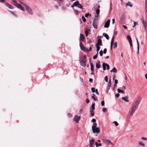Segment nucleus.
I'll return each instance as SVG.
<instances>
[{
  "label": "nucleus",
  "mask_w": 147,
  "mask_h": 147,
  "mask_svg": "<svg viewBox=\"0 0 147 147\" xmlns=\"http://www.w3.org/2000/svg\"><path fill=\"white\" fill-rule=\"evenodd\" d=\"M110 20H108L105 23L104 25V27L105 28H108L110 25Z\"/></svg>",
  "instance_id": "14"
},
{
  "label": "nucleus",
  "mask_w": 147,
  "mask_h": 147,
  "mask_svg": "<svg viewBox=\"0 0 147 147\" xmlns=\"http://www.w3.org/2000/svg\"><path fill=\"white\" fill-rule=\"evenodd\" d=\"M123 100H124L126 102H128L129 101L128 100V97L127 96H126L124 97H122L121 98Z\"/></svg>",
  "instance_id": "18"
},
{
  "label": "nucleus",
  "mask_w": 147,
  "mask_h": 147,
  "mask_svg": "<svg viewBox=\"0 0 147 147\" xmlns=\"http://www.w3.org/2000/svg\"><path fill=\"white\" fill-rule=\"evenodd\" d=\"M76 7L80 9H83V6L80 3L79 1H76L74 2V4L71 5V7L72 8H73L74 7Z\"/></svg>",
  "instance_id": "2"
},
{
  "label": "nucleus",
  "mask_w": 147,
  "mask_h": 147,
  "mask_svg": "<svg viewBox=\"0 0 147 147\" xmlns=\"http://www.w3.org/2000/svg\"><path fill=\"white\" fill-rule=\"evenodd\" d=\"M102 141L105 144H113L112 142L109 139H104L102 140Z\"/></svg>",
  "instance_id": "7"
},
{
  "label": "nucleus",
  "mask_w": 147,
  "mask_h": 147,
  "mask_svg": "<svg viewBox=\"0 0 147 147\" xmlns=\"http://www.w3.org/2000/svg\"><path fill=\"white\" fill-rule=\"evenodd\" d=\"M97 123H93V125L92 126V129H93V128H97Z\"/></svg>",
  "instance_id": "28"
},
{
  "label": "nucleus",
  "mask_w": 147,
  "mask_h": 147,
  "mask_svg": "<svg viewBox=\"0 0 147 147\" xmlns=\"http://www.w3.org/2000/svg\"><path fill=\"white\" fill-rule=\"evenodd\" d=\"M113 123H114L116 126H118L119 124L116 121H115L113 122Z\"/></svg>",
  "instance_id": "44"
},
{
  "label": "nucleus",
  "mask_w": 147,
  "mask_h": 147,
  "mask_svg": "<svg viewBox=\"0 0 147 147\" xmlns=\"http://www.w3.org/2000/svg\"><path fill=\"white\" fill-rule=\"evenodd\" d=\"M134 23V26H133V28H134L135 27L136 25H137L138 24V23L137 22H135L134 21H133Z\"/></svg>",
  "instance_id": "48"
},
{
  "label": "nucleus",
  "mask_w": 147,
  "mask_h": 147,
  "mask_svg": "<svg viewBox=\"0 0 147 147\" xmlns=\"http://www.w3.org/2000/svg\"><path fill=\"white\" fill-rule=\"evenodd\" d=\"M126 6H129L130 7H132L133 6L132 4L130 2H129L126 3Z\"/></svg>",
  "instance_id": "24"
},
{
  "label": "nucleus",
  "mask_w": 147,
  "mask_h": 147,
  "mask_svg": "<svg viewBox=\"0 0 147 147\" xmlns=\"http://www.w3.org/2000/svg\"><path fill=\"white\" fill-rule=\"evenodd\" d=\"M91 97L92 99H93L94 100L97 101L98 100V99H96L94 96H92Z\"/></svg>",
  "instance_id": "51"
},
{
  "label": "nucleus",
  "mask_w": 147,
  "mask_h": 147,
  "mask_svg": "<svg viewBox=\"0 0 147 147\" xmlns=\"http://www.w3.org/2000/svg\"><path fill=\"white\" fill-rule=\"evenodd\" d=\"M96 45L100 46H102V40L101 39H99L97 41V43L96 44Z\"/></svg>",
  "instance_id": "15"
},
{
  "label": "nucleus",
  "mask_w": 147,
  "mask_h": 147,
  "mask_svg": "<svg viewBox=\"0 0 147 147\" xmlns=\"http://www.w3.org/2000/svg\"><path fill=\"white\" fill-rule=\"evenodd\" d=\"M90 67H91V70L93 72L94 71V69L93 65L91 62H90Z\"/></svg>",
  "instance_id": "22"
},
{
  "label": "nucleus",
  "mask_w": 147,
  "mask_h": 147,
  "mask_svg": "<svg viewBox=\"0 0 147 147\" xmlns=\"http://www.w3.org/2000/svg\"><path fill=\"white\" fill-rule=\"evenodd\" d=\"M94 144V140L92 139L90 141V145H93Z\"/></svg>",
  "instance_id": "27"
},
{
  "label": "nucleus",
  "mask_w": 147,
  "mask_h": 147,
  "mask_svg": "<svg viewBox=\"0 0 147 147\" xmlns=\"http://www.w3.org/2000/svg\"><path fill=\"white\" fill-rule=\"evenodd\" d=\"M90 112L91 116L93 117L94 115V113L93 110L90 109Z\"/></svg>",
  "instance_id": "32"
},
{
  "label": "nucleus",
  "mask_w": 147,
  "mask_h": 147,
  "mask_svg": "<svg viewBox=\"0 0 147 147\" xmlns=\"http://www.w3.org/2000/svg\"><path fill=\"white\" fill-rule=\"evenodd\" d=\"M127 38L129 43L130 46L131 47L132 46V40L131 38L129 35H128L127 36Z\"/></svg>",
  "instance_id": "13"
},
{
  "label": "nucleus",
  "mask_w": 147,
  "mask_h": 147,
  "mask_svg": "<svg viewBox=\"0 0 147 147\" xmlns=\"http://www.w3.org/2000/svg\"><path fill=\"white\" fill-rule=\"evenodd\" d=\"M96 120L95 119H93L92 120V122L93 123H96L95 122H96Z\"/></svg>",
  "instance_id": "60"
},
{
  "label": "nucleus",
  "mask_w": 147,
  "mask_h": 147,
  "mask_svg": "<svg viewBox=\"0 0 147 147\" xmlns=\"http://www.w3.org/2000/svg\"><path fill=\"white\" fill-rule=\"evenodd\" d=\"M79 61L81 65L83 67H85L86 66L85 62H84L82 60V59L80 56L79 57Z\"/></svg>",
  "instance_id": "8"
},
{
  "label": "nucleus",
  "mask_w": 147,
  "mask_h": 147,
  "mask_svg": "<svg viewBox=\"0 0 147 147\" xmlns=\"http://www.w3.org/2000/svg\"><path fill=\"white\" fill-rule=\"evenodd\" d=\"M118 83V80L117 79H115L114 80V84H117Z\"/></svg>",
  "instance_id": "61"
},
{
  "label": "nucleus",
  "mask_w": 147,
  "mask_h": 147,
  "mask_svg": "<svg viewBox=\"0 0 147 147\" xmlns=\"http://www.w3.org/2000/svg\"><path fill=\"white\" fill-rule=\"evenodd\" d=\"M113 43H114V42H111V50L112 49V47H113Z\"/></svg>",
  "instance_id": "54"
},
{
  "label": "nucleus",
  "mask_w": 147,
  "mask_h": 147,
  "mask_svg": "<svg viewBox=\"0 0 147 147\" xmlns=\"http://www.w3.org/2000/svg\"><path fill=\"white\" fill-rule=\"evenodd\" d=\"M117 92L119 93H123V92H124L123 91L121 90L120 89H117Z\"/></svg>",
  "instance_id": "35"
},
{
  "label": "nucleus",
  "mask_w": 147,
  "mask_h": 147,
  "mask_svg": "<svg viewBox=\"0 0 147 147\" xmlns=\"http://www.w3.org/2000/svg\"><path fill=\"white\" fill-rule=\"evenodd\" d=\"M111 72H113L116 73L117 72V70L115 67H113L112 70L110 71Z\"/></svg>",
  "instance_id": "20"
},
{
  "label": "nucleus",
  "mask_w": 147,
  "mask_h": 147,
  "mask_svg": "<svg viewBox=\"0 0 147 147\" xmlns=\"http://www.w3.org/2000/svg\"><path fill=\"white\" fill-rule=\"evenodd\" d=\"M100 12V10L99 9H97L96 10V13L98 15L99 14Z\"/></svg>",
  "instance_id": "49"
},
{
  "label": "nucleus",
  "mask_w": 147,
  "mask_h": 147,
  "mask_svg": "<svg viewBox=\"0 0 147 147\" xmlns=\"http://www.w3.org/2000/svg\"><path fill=\"white\" fill-rule=\"evenodd\" d=\"M19 3H20V4L21 5H23L24 6L25 8H26V6H27V5H26L25 4H24V3L22 2H19Z\"/></svg>",
  "instance_id": "42"
},
{
  "label": "nucleus",
  "mask_w": 147,
  "mask_h": 147,
  "mask_svg": "<svg viewBox=\"0 0 147 147\" xmlns=\"http://www.w3.org/2000/svg\"><path fill=\"white\" fill-rule=\"evenodd\" d=\"M103 52L102 51V50H101L100 51V52H99V53H100V56H101L102 55H103Z\"/></svg>",
  "instance_id": "46"
},
{
  "label": "nucleus",
  "mask_w": 147,
  "mask_h": 147,
  "mask_svg": "<svg viewBox=\"0 0 147 147\" xmlns=\"http://www.w3.org/2000/svg\"><path fill=\"white\" fill-rule=\"evenodd\" d=\"M107 49H105L103 50V53L104 54H106L107 53Z\"/></svg>",
  "instance_id": "53"
},
{
  "label": "nucleus",
  "mask_w": 147,
  "mask_h": 147,
  "mask_svg": "<svg viewBox=\"0 0 147 147\" xmlns=\"http://www.w3.org/2000/svg\"><path fill=\"white\" fill-rule=\"evenodd\" d=\"M96 51L97 52V53H98V51H99L100 47H99V46L96 45Z\"/></svg>",
  "instance_id": "29"
},
{
  "label": "nucleus",
  "mask_w": 147,
  "mask_h": 147,
  "mask_svg": "<svg viewBox=\"0 0 147 147\" xmlns=\"http://www.w3.org/2000/svg\"><path fill=\"white\" fill-rule=\"evenodd\" d=\"M111 79H109L106 89V92L107 93L109 89L111 88Z\"/></svg>",
  "instance_id": "6"
},
{
  "label": "nucleus",
  "mask_w": 147,
  "mask_h": 147,
  "mask_svg": "<svg viewBox=\"0 0 147 147\" xmlns=\"http://www.w3.org/2000/svg\"><path fill=\"white\" fill-rule=\"evenodd\" d=\"M62 9L63 10H65L66 9V7H63L62 8Z\"/></svg>",
  "instance_id": "63"
},
{
  "label": "nucleus",
  "mask_w": 147,
  "mask_h": 147,
  "mask_svg": "<svg viewBox=\"0 0 147 147\" xmlns=\"http://www.w3.org/2000/svg\"><path fill=\"white\" fill-rule=\"evenodd\" d=\"M136 42L137 43V49H138V51H137V53L138 54L139 53V43L138 42V39H136Z\"/></svg>",
  "instance_id": "25"
},
{
  "label": "nucleus",
  "mask_w": 147,
  "mask_h": 147,
  "mask_svg": "<svg viewBox=\"0 0 147 147\" xmlns=\"http://www.w3.org/2000/svg\"><path fill=\"white\" fill-rule=\"evenodd\" d=\"M101 105L102 106H103L105 105V102L103 101H102L101 102Z\"/></svg>",
  "instance_id": "55"
},
{
  "label": "nucleus",
  "mask_w": 147,
  "mask_h": 147,
  "mask_svg": "<svg viewBox=\"0 0 147 147\" xmlns=\"http://www.w3.org/2000/svg\"><path fill=\"white\" fill-rule=\"evenodd\" d=\"M80 116H78V115H76L74 117V120L76 123H78L79 120L80 119Z\"/></svg>",
  "instance_id": "10"
},
{
  "label": "nucleus",
  "mask_w": 147,
  "mask_h": 147,
  "mask_svg": "<svg viewBox=\"0 0 147 147\" xmlns=\"http://www.w3.org/2000/svg\"><path fill=\"white\" fill-rule=\"evenodd\" d=\"M105 65L106 66H107V70H109V65L107 64V63H105Z\"/></svg>",
  "instance_id": "37"
},
{
  "label": "nucleus",
  "mask_w": 147,
  "mask_h": 147,
  "mask_svg": "<svg viewBox=\"0 0 147 147\" xmlns=\"http://www.w3.org/2000/svg\"><path fill=\"white\" fill-rule=\"evenodd\" d=\"M86 103H88L89 102V100L88 99H86Z\"/></svg>",
  "instance_id": "59"
},
{
  "label": "nucleus",
  "mask_w": 147,
  "mask_h": 147,
  "mask_svg": "<svg viewBox=\"0 0 147 147\" xmlns=\"http://www.w3.org/2000/svg\"><path fill=\"white\" fill-rule=\"evenodd\" d=\"M85 40V37L83 34L81 33L80 34V41H84Z\"/></svg>",
  "instance_id": "16"
},
{
  "label": "nucleus",
  "mask_w": 147,
  "mask_h": 147,
  "mask_svg": "<svg viewBox=\"0 0 147 147\" xmlns=\"http://www.w3.org/2000/svg\"><path fill=\"white\" fill-rule=\"evenodd\" d=\"M138 144L140 146L144 147L145 146V144L144 143L141 141H140L138 142Z\"/></svg>",
  "instance_id": "26"
},
{
  "label": "nucleus",
  "mask_w": 147,
  "mask_h": 147,
  "mask_svg": "<svg viewBox=\"0 0 147 147\" xmlns=\"http://www.w3.org/2000/svg\"><path fill=\"white\" fill-rule=\"evenodd\" d=\"M91 108L92 109V110H94L95 109V103H93L91 105Z\"/></svg>",
  "instance_id": "34"
},
{
  "label": "nucleus",
  "mask_w": 147,
  "mask_h": 147,
  "mask_svg": "<svg viewBox=\"0 0 147 147\" xmlns=\"http://www.w3.org/2000/svg\"><path fill=\"white\" fill-rule=\"evenodd\" d=\"M82 19L84 22H86V19L84 17V16H83L82 17Z\"/></svg>",
  "instance_id": "41"
},
{
  "label": "nucleus",
  "mask_w": 147,
  "mask_h": 147,
  "mask_svg": "<svg viewBox=\"0 0 147 147\" xmlns=\"http://www.w3.org/2000/svg\"><path fill=\"white\" fill-rule=\"evenodd\" d=\"M98 53H97L95 55H94L93 56V58L94 59H96L97 58V55H98Z\"/></svg>",
  "instance_id": "47"
},
{
  "label": "nucleus",
  "mask_w": 147,
  "mask_h": 147,
  "mask_svg": "<svg viewBox=\"0 0 147 147\" xmlns=\"http://www.w3.org/2000/svg\"><path fill=\"white\" fill-rule=\"evenodd\" d=\"M145 9L146 12H147V0L145 1Z\"/></svg>",
  "instance_id": "21"
},
{
  "label": "nucleus",
  "mask_w": 147,
  "mask_h": 147,
  "mask_svg": "<svg viewBox=\"0 0 147 147\" xmlns=\"http://www.w3.org/2000/svg\"><path fill=\"white\" fill-rule=\"evenodd\" d=\"M89 81L91 83H92L93 82V80L92 78H90Z\"/></svg>",
  "instance_id": "62"
},
{
  "label": "nucleus",
  "mask_w": 147,
  "mask_h": 147,
  "mask_svg": "<svg viewBox=\"0 0 147 147\" xmlns=\"http://www.w3.org/2000/svg\"><path fill=\"white\" fill-rule=\"evenodd\" d=\"M117 47V43L116 42H115L114 44V49H115Z\"/></svg>",
  "instance_id": "39"
},
{
  "label": "nucleus",
  "mask_w": 147,
  "mask_h": 147,
  "mask_svg": "<svg viewBox=\"0 0 147 147\" xmlns=\"http://www.w3.org/2000/svg\"><path fill=\"white\" fill-rule=\"evenodd\" d=\"M141 139L142 140H145V141L147 140V138H146V137H141Z\"/></svg>",
  "instance_id": "43"
},
{
  "label": "nucleus",
  "mask_w": 147,
  "mask_h": 147,
  "mask_svg": "<svg viewBox=\"0 0 147 147\" xmlns=\"http://www.w3.org/2000/svg\"><path fill=\"white\" fill-rule=\"evenodd\" d=\"M83 60H84V61H84L86 63V61H87L86 57V55H84V56Z\"/></svg>",
  "instance_id": "36"
},
{
  "label": "nucleus",
  "mask_w": 147,
  "mask_h": 147,
  "mask_svg": "<svg viewBox=\"0 0 147 147\" xmlns=\"http://www.w3.org/2000/svg\"><path fill=\"white\" fill-rule=\"evenodd\" d=\"M12 2L13 3V5L17 8H20L21 10L23 11H25L24 8L22 7L20 4L18 3L16 0H13Z\"/></svg>",
  "instance_id": "3"
},
{
  "label": "nucleus",
  "mask_w": 147,
  "mask_h": 147,
  "mask_svg": "<svg viewBox=\"0 0 147 147\" xmlns=\"http://www.w3.org/2000/svg\"><path fill=\"white\" fill-rule=\"evenodd\" d=\"M98 24V22L96 20L94 19V20L92 24L95 29H97Z\"/></svg>",
  "instance_id": "4"
},
{
  "label": "nucleus",
  "mask_w": 147,
  "mask_h": 147,
  "mask_svg": "<svg viewBox=\"0 0 147 147\" xmlns=\"http://www.w3.org/2000/svg\"><path fill=\"white\" fill-rule=\"evenodd\" d=\"M100 63V61H98L96 63V68H97L98 69L100 68L101 67V65H100L99 64Z\"/></svg>",
  "instance_id": "19"
},
{
  "label": "nucleus",
  "mask_w": 147,
  "mask_h": 147,
  "mask_svg": "<svg viewBox=\"0 0 147 147\" xmlns=\"http://www.w3.org/2000/svg\"><path fill=\"white\" fill-rule=\"evenodd\" d=\"M96 90L94 88L92 87L91 88V91L92 93H94L95 92Z\"/></svg>",
  "instance_id": "40"
},
{
  "label": "nucleus",
  "mask_w": 147,
  "mask_h": 147,
  "mask_svg": "<svg viewBox=\"0 0 147 147\" xmlns=\"http://www.w3.org/2000/svg\"><path fill=\"white\" fill-rule=\"evenodd\" d=\"M141 98L139 96L137 99L133 102L131 107V109L129 111V115L132 116L138 107L141 102Z\"/></svg>",
  "instance_id": "1"
},
{
  "label": "nucleus",
  "mask_w": 147,
  "mask_h": 147,
  "mask_svg": "<svg viewBox=\"0 0 147 147\" xmlns=\"http://www.w3.org/2000/svg\"><path fill=\"white\" fill-rule=\"evenodd\" d=\"M103 35L105 36L107 40H109V36L106 33H104L103 34Z\"/></svg>",
  "instance_id": "23"
},
{
  "label": "nucleus",
  "mask_w": 147,
  "mask_h": 147,
  "mask_svg": "<svg viewBox=\"0 0 147 147\" xmlns=\"http://www.w3.org/2000/svg\"><path fill=\"white\" fill-rule=\"evenodd\" d=\"M25 8L28 13L31 15H32L33 14V12L32 9L29 7L28 6H26Z\"/></svg>",
  "instance_id": "9"
},
{
  "label": "nucleus",
  "mask_w": 147,
  "mask_h": 147,
  "mask_svg": "<svg viewBox=\"0 0 147 147\" xmlns=\"http://www.w3.org/2000/svg\"><path fill=\"white\" fill-rule=\"evenodd\" d=\"M141 20L143 24L144 27V30H146V28L147 27L146 22L144 20V19L143 18H141Z\"/></svg>",
  "instance_id": "11"
},
{
  "label": "nucleus",
  "mask_w": 147,
  "mask_h": 147,
  "mask_svg": "<svg viewBox=\"0 0 147 147\" xmlns=\"http://www.w3.org/2000/svg\"><path fill=\"white\" fill-rule=\"evenodd\" d=\"M10 12L12 14H13L14 16H16V15L15 14V13L14 12L12 11H10Z\"/></svg>",
  "instance_id": "57"
},
{
  "label": "nucleus",
  "mask_w": 147,
  "mask_h": 147,
  "mask_svg": "<svg viewBox=\"0 0 147 147\" xmlns=\"http://www.w3.org/2000/svg\"><path fill=\"white\" fill-rule=\"evenodd\" d=\"M95 91V92L96 94L98 95L99 94L98 92V90L97 89H96Z\"/></svg>",
  "instance_id": "56"
},
{
  "label": "nucleus",
  "mask_w": 147,
  "mask_h": 147,
  "mask_svg": "<svg viewBox=\"0 0 147 147\" xmlns=\"http://www.w3.org/2000/svg\"><path fill=\"white\" fill-rule=\"evenodd\" d=\"M119 96V93H117L115 94V96L116 97H118Z\"/></svg>",
  "instance_id": "58"
},
{
  "label": "nucleus",
  "mask_w": 147,
  "mask_h": 147,
  "mask_svg": "<svg viewBox=\"0 0 147 147\" xmlns=\"http://www.w3.org/2000/svg\"><path fill=\"white\" fill-rule=\"evenodd\" d=\"M115 22V20L114 19H112V24H114Z\"/></svg>",
  "instance_id": "64"
},
{
  "label": "nucleus",
  "mask_w": 147,
  "mask_h": 147,
  "mask_svg": "<svg viewBox=\"0 0 147 147\" xmlns=\"http://www.w3.org/2000/svg\"><path fill=\"white\" fill-rule=\"evenodd\" d=\"M114 39H115V36H113V37L111 39V42H114Z\"/></svg>",
  "instance_id": "45"
},
{
  "label": "nucleus",
  "mask_w": 147,
  "mask_h": 147,
  "mask_svg": "<svg viewBox=\"0 0 147 147\" xmlns=\"http://www.w3.org/2000/svg\"><path fill=\"white\" fill-rule=\"evenodd\" d=\"M93 132L94 133L98 134L100 132V129L98 127L93 128L92 129Z\"/></svg>",
  "instance_id": "12"
},
{
  "label": "nucleus",
  "mask_w": 147,
  "mask_h": 147,
  "mask_svg": "<svg viewBox=\"0 0 147 147\" xmlns=\"http://www.w3.org/2000/svg\"><path fill=\"white\" fill-rule=\"evenodd\" d=\"M82 42H80V47L81 49L84 51H88V50L86 48V47H85L83 45L82 46Z\"/></svg>",
  "instance_id": "5"
},
{
  "label": "nucleus",
  "mask_w": 147,
  "mask_h": 147,
  "mask_svg": "<svg viewBox=\"0 0 147 147\" xmlns=\"http://www.w3.org/2000/svg\"><path fill=\"white\" fill-rule=\"evenodd\" d=\"M95 144L96 147H98L99 146H101L102 145V144L101 143L98 144V142H95Z\"/></svg>",
  "instance_id": "31"
},
{
  "label": "nucleus",
  "mask_w": 147,
  "mask_h": 147,
  "mask_svg": "<svg viewBox=\"0 0 147 147\" xmlns=\"http://www.w3.org/2000/svg\"><path fill=\"white\" fill-rule=\"evenodd\" d=\"M105 65V63H103L102 64V67H103V69L104 70H105L106 69V67Z\"/></svg>",
  "instance_id": "33"
},
{
  "label": "nucleus",
  "mask_w": 147,
  "mask_h": 147,
  "mask_svg": "<svg viewBox=\"0 0 147 147\" xmlns=\"http://www.w3.org/2000/svg\"><path fill=\"white\" fill-rule=\"evenodd\" d=\"M107 109L106 108H103L102 109V111L103 112H105L107 111Z\"/></svg>",
  "instance_id": "52"
},
{
  "label": "nucleus",
  "mask_w": 147,
  "mask_h": 147,
  "mask_svg": "<svg viewBox=\"0 0 147 147\" xmlns=\"http://www.w3.org/2000/svg\"><path fill=\"white\" fill-rule=\"evenodd\" d=\"M89 16L90 17L91 16V15L89 13H86L85 15V16L86 18L88 17Z\"/></svg>",
  "instance_id": "38"
},
{
  "label": "nucleus",
  "mask_w": 147,
  "mask_h": 147,
  "mask_svg": "<svg viewBox=\"0 0 147 147\" xmlns=\"http://www.w3.org/2000/svg\"><path fill=\"white\" fill-rule=\"evenodd\" d=\"M105 80L106 82H108V78L107 76H105Z\"/></svg>",
  "instance_id": "50"
},
{
  "label": "nucleus",
  "mask_w": 147,
  "mask_h": 147,
  "mask_svg": "<svg viewBox=\"0 0 147 147\" xmlns=\"http://www.w3.org/2000/svg\"><path fill=\"white\" fill-rule=\"evenodd\" d=\"M5 3L6 4V5L8 7H9V8L11 9H13L14 8L10 4L7 3L6 2H5Z\"/></svg>",
  "instance_id": "17"
},
{
  "label": "nucleus",
  "mask_w": 147,
  "mask_h": 147,
  "mask_svg": "<svg viewBox=\"0 0 147 147\" xmlns=\"http://www.w3.org/2000/svg\"><path fill=\"white\" fill-rule=\"evenodd\" d=\"M73 8V9L74 12V13L76 15H78L79 12L78 10L75 9L74 8Z\"/></svg>",
  "instance_id": "30"
}]
</instances>
